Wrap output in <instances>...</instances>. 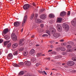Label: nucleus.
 <instances>
[{"instance_id": "nucleus-1", "label": "nucleus", "mask_w": 76, "mask_h": 76, "mask_svg": "<svg viewBox=\"0 0 76 76\" xmlns=\"http://www.w3.org/2000/svg\"><path fill=\"white\" fill-rule=\"evenodd\" d=\"M11 38L13 41H17V36L14 33H12L11 35Z\"/></svg>"}, {"instance_id": "nucleus-2", "label": "nucleus", "mask_w": 76, "mask_h": 76, "mask_svg": "<svg viewBox=\"0 0 76 76\" xmlns=\"http://www.w3.org/2000/svg\"><path fill=\"white\" fill-rule=\"evenodd\" d=\"M30 7V5L28 4H24V5L23 6V8L24 10H26L27 9H28Z\"/></svg>"}, {"instance_id": "nucleus-3", "label": "nucleus", "mask_w": 76, "mask_h": 76, "mask_svg": "<svg viewBox=\"0 0 76 76\" xmlns=\"http://www.w3.org/2000/svg\"><path fill=\"white\" fill-rule=\"evenodd\" d=\"M49 30L51 32H52V34H53V33H54V32H56V29L54 28H53L52 27V26H50L49 27Z\"/></svg>"}, {"instance_id": "nucleus-4", "label": "nucleus", "mask_w": 76, "mask_h": 76, "mask_svg": "<svg viewBox=\"0 0 76 76\" xmlns=\"http://www.w3.org/2000/svg\"><path fill=\"white\" fill-rule=\"evenodd\" d=\"M56 28L57 29L58 31L59 32H61V31H62V27H61V26H60V25L57 24Z\"/></svg>"}, {"instance_id": "nucleus-5", "label": "nucleus", "mask_w": 76, "mask_h": 76, "mask_svg": "<svg viewBox=\"0 0 76 76\" xmlns=\"http://www.w3.org/2000/svg\"><path fill=\"white\" fill-rule=\"evenodd\" d=\"M27 18H28V16L27 15H26L24 16L23 19V23L22 24V26H24V25L25 23L26 20V19Z\"/></svg>"}, {"instance_id": "nucleus-6", "label": "nucleus", "mask_w": 76, "mask_h": 76, "mask_svg": "<svg viewBox=\"0 0 76 76\" xmlns=\"http://www.w3.org/2000/svg\"><path fill=\"white\" fill-rule=\"evenodd\" d=\"M8 31H9V29H8V28H7L5 29L2 32V35L3 37H4V35L3 34H4V35H6L7 34V32H8Z\"/></svg>"}, {"instance_id": "nucleus-7", "label": "nucleus", "mask_w": 76, "mask_h": 76, "mask_svg": "<svg viewBox=\"0 0 76 76\" xmlns=\"http://www.w3.org/2000/svg\"><path fill=\"white\" fill-rule=\"evenodd\" d=\"M20 23H21V22L20 21H16L14 23V25L16 27H18L20 25Z\"/></svg>"}, {"instance_id": "nucleus-8", "label": "nucleus", "mask_w": 76, "mask_h": 76, "mask_svg": "<svg viewBox=\"0 0 76 76\" xmlns=\"http://www.w3.org/2000/svg\"><path fill=\"white\" fill-rule=\"evenodd\" d=\"M63 26H64V29L66 30V31H68L69 29V26L67 24L65 23L63 24Z\"/></svg>"}, {"instance_id": "nucleus-9", "label": "nucleus", "mask_w": 76, "mask_h": 76, "mask_svg": "<svg viewBox=\"0 0 76 76\" xmlns=\"http://www.w3.org/2000/svg\"><path fill=\"white\" fill-rule=\"evenodd\" d=\"M71 23L72 25L74 26H76V18H75L73 19V20L72 21Z\"/></svg>"}, {"instance_id": "nucleus-10", "label": "nucleus", "mask_w": 76, "mask_h": 76, "mask_svg": "<svg viewBox=\"0 0 76 76\" xmlns=\"http://www.w3.org/2000/svg\"><path fill=\"white\" fill-rule=\"evenodd\" d=\"M60 33L57 32L53 34V36L56 38H58L60 37Z\"/></svg>"}, {"instance_id": "nucleus-11", "label": "nucleus", "mask_w": 76, "mask_h": 76, "mask_svg": "<svg viewBox=\"0 0 76 76\" xmlns=\"http://www.w3.org/2000/svg\"><path fill=\"white\" fill-rule=\"evenodd\" d=\"M13 58V54L12 53L9 54L7 56V58L8 59V60H10V59H12Z\"/></svg>"}, {"instance_id": "nucleus-12", "label": "nucleus", "mask_w": 76, "mask_h": 76, "mask_svg": "<svg viewBox=\"0 0 76 76\" xmlns=\"http://www.w3.org/2000/svg\"><path fill=\"white\" fill-rule=\"evenodd\" d=\"M47 18V15L46 14H43L41 15L40 18L41 19H43L44 20L45 19Z\"/></svg>"}, {"instance_id": "nucleus-13", "label": "nucleus", "mask_w": 76, "mask_h": 76, "mask_svg": "<svg viewBox=\"0 0 76 76\" xmlns=\"http://www.w3.org/2000/svg\"><path fill=\"white\" fill-rule=\"evenodd\" d=\"M68 65L73 66L75 64V62L73 61H69L68 62Z\"/></svg>"}, {"instance_id": "nucleus-14", "label": "nucleus", "mask_w": 76, "mask_h": 76, "mask_svg": "<svg viewBox=\"0 0 76 76\" xmlns=\"http://www.w3.org/2000/svg\"><path fill=\"white\" fill-rule=\"evenodd\" d=\"M23 41H24V39H20L19 41V45H23Z\"/></svg>"}, {"instance_id": "nucleus-15", "label": "nucleus", "mask_w": 76, "mask_h": 76, "mask_svg": "<svg viewBox=\"0 0 76 76\" xmlns=\"http://www.w3.org/2000/svg\"><path fill=\"white\" fill-rule=\"evenodd\" d=\"M31 64V62L29 61H25L24 62V64L26 66H30Z\"/></svg>"}, {"instance_id": "nucleus-16", "label": "nucleus", "mask_w": 76, "mask_h": 76, "mask_svg": "<svg viewBox=\"0 0 76 76\" xmlns=\"http://www.w3.org/2000/svg\"><path fill=\"white\" fill-rule=\"evenodd\" d=\"M66 15V12L64 11L61 12L60 14L61 16H64Z\"/></svg>"}, {"instance_id": "nucleus-17", "label": "nucleus", "mask_w": 76, "mask_h": 76, "mask_svg": "<svg viewBox=\"0 0 76 76\" xmlns=\"http://www.w3.org/2000/svg\"><path fill=\"white\" fill-rule=\"evenodd\" d=\"M35 50H34V49H33L31 50L30 51V54L32 55L34 54L35 53Z\"/></svg>"}, {"instance_id": "nucleus-18", "label": "nucleus", "mask_w": 76, "mask_h": 76, "mask_svg": "<svg viewBox=\"0 0 76 76\" xmlns=\"http://www.w3.org/2000/svg\"><path fill=\"white\" fill-rule=\"evenodd\" d=\"M18 46V44L16 43H14L12 45V47L14 48H17Z\"/></svg>"}, {"instance_id": "nucleus-19", "label": "nucleus", "mask_w": 76, "mask_h": 76, "mask_svg": "<svg viewBox=\"0 0 76 76\" xmlns=\"http://www.w3.org/2000/svg\"><path fill=\"white\" fill-rule=\"evenodd\" d=\"M61 20H62V18H58L57 21V23H61Z\"/></svg>"}, {"instance_id": "nucleus-20", "label": "nucleus", "mask_w": 76, "mask_h": 76, "mask_svg": "<svg viewBox=\"0 0 76 76\" xmlns=\"http://www.w3.org/2000/svg\"><path fill=\"white\" fill-rule=\"evenodd\" d=\"M49 17L50 18H54V15L53 14H50L49 15Z\"/></svg>"}, {"instance_id": "nucleus-21", "label": "nucleus", "mask_w": 76, "mask_h": 76, "mask_svg": "<svg viewBox=\"0 0 76 76\" xmlns=\"http://www.w3.org/2000/svg\"><path fill=\"white\" fill-rule=\"evenodd\" d=\"M4 37L6 40H8V39H9V37L7 35H6L5 36L4 35Z\"/></svg>"}, {"instance_id": "nucleus-22", "label": "nucleus", "mask_w": 76, "mask_h": 76, "mask_svg": "<svg viewBox=\"0 0 76 76\" xmlns=\"http://www.w3.org/2000/svg\"><path fill=\"white\" fill-rule=\"evenodd\" d=\"M9 42H10V41H5L4 42V45H5V46L6 45H7V44H8V43Z\"/></svg>"}, {"instance_id": "nucleus-23", "label": "nucleus", "mask_w": 76, "mask_h": 76, "mask_svg": "<svg viewBox=\"0 0 76 76\" xmlns=\"http://www.w3.org/2000/svg\"><path fill=\"white\" fill-rule=\"evenodd\" d=\"M31 61L32 62H34V63H35V61H37V60H36V58H33L31 59Z\"/></svg>"}, {"instance_id": "nucleus-24", "label": "nucleus", "mask_w": 76, "mask_h": 76, "mask_svg": "<svg viewBox=\"0 0 76 76\" xmlns=\"http://www.w3.org/2000/svg\"><path fill=\"white\" fill-rule=\"evenodd\" d=\"M12 66H14V67H19V66L18 64L15 63L12 64Z\"/></svg>"}, {"instance_id": "nucleus-25", "label": "nucleus", "mask_w": 76, "mask_h": 76, "mask_svg": "<svg viewBox=\"0 0 76 76\" xmlns=\"http://www.w3.org/2000/svg\"><path fill=\"white\" fill-rule=\"evenodd\" d=\"M61 48V51H65L66 50V49L65 48H64V47H60Z\"/></svg>"}, {"instance_id": "nucleus-26", "label": "nucleus", "mask_w": 76, "mask_h": 76, "mask_svg": "<svg viewBox=\"0 0 76 76\" xmlns=\"http://www.w3.org/2000/svg\"><path fill=\"white\" fill-rule=\"evenodd\" d=\"M24 74V72L23 71H21L20 72L19 74V75H23Z\"/></svg>"}, {"instance_id": "nucleus-27", "label": "nucleus", "mask_w": 76, "mask_h": 76, "mask_svg": "<svg viewBox=\"0 0 76 76\" xmlns=\"http://www.w3.org/2000/svg\"><path fill=\"white\" fill-rule=\"evenodd\" d=\"M66 47L67 48H68V49H70V48H71L72 47L70 45H67Z\"/></svg>"}, {"instance_id": "nucleus-28", "label": "nucleus", "mask_w": 76, "mask_h": 76, "mask_svg": "<svg viewBox=\"0 0 76 76\" xmlns=\"http://www.w3.org/2000/svg\"><path fill=\"white\" fill-rule=\"evenodd\" d=\"M18 51H15L13 53V54L14 56H16L17 55L18 53Z\"/></svg>"}, {"instance_id": "nucleus-29", "label": "nucleus", "mask_w": 76, "mask_h": 76, "mask_svg": "<svg viewBox=\"0 0 76 76\" xmlns=\"http://www.w3.org/2000/svg\"><path fill=\"white\" fill-rule=\"evenodd\" d=\"M34 14H32L31 16L30 19L32 20V19L34 18Z\"/></svg>"}, {"instance_id": "nucleus-30", "label": "nucleus", "mask_w": 76, "mask_h": 76, "mask_svg": "<svg viewBox=\"0 0 76 76\" xmlns=\"http://www.w3.org/2000/svg\"><path fill=\"white\" fill-rule=\"evenodd\" d=\"M39 21L38 22V23H42V20L40 19H39Z\"/></svg>"}, {"instance_id": "nucleus-31", "label": "nucleus", "mask_w": 76, "mask_h": 76, "mask_svg": "<svg viewBox=\"0 0 76 76\" xmlns=\"http://www.w3.org/2000/svg\"><path fill=\"white\" fill-rule=\"evenodd\" d=\"M42 56V54L40 53H38L37 54V57H39Z\"/></svg>"}, {"instance_id": "nucleus-32", "label": "nucleus", "mask_w": 76, "mask_h": 76, "mask_svg": "<svg viewBox=\"0 0 76 76\" xmlns=\"http://www.w3.org/2000/svg\"><path fill=\"white\" fill-rule=\"evenodd\" d=\"M61 48H57L56 49V51H60V50H61Z\"/></svg>"}, {"instance_id": "nucleus-33", "label": "nucleus", "mask_w": 76, "mask_h": 76, "mask_svg": "<svg viewBox=\"0 0 76 76\" xmlns=\"http://www.w3.org/2000/svg\"><path fill=\"white\" fill-rule=\"evenodd\" d=\"M72 60L73 61H76V57H74L72 58Z\"/></svg>"}, {"instance_id": "nucleus-34", "label": "nucleus", "mask_w": 76, "mask_h": 76, "mask_svg": "<svg viewBox=\"0 0 76 76\" xmlns=\"http://www.w3.org/2000/svg\"><path fill=\"white\" fill-rule=\"evenodd\" d=\"M24 56H26L27 55H28V52H25L23 54Z\"/></svg>"}, {"instance_id": "nucleus-35", "label": "nucleus", "mask_w": 76, "mask_h": 76, "mask_svg": "<svg viewBox=\"0 0 76 76\" xmlns=\"http://www.w3.org/2000/svg\"><path fill=\"white\" fill-rule=\"evenodd\" d=\"M62 55L64 56H65L66 55H67V52H63L62 53Z\"/></svg>"}, {"instance_id": "nucleus-36", "label": "nucleus", "mask_w": 76, "mask_h": 76, "mask_svg": "<svg viewBox=\"0 0 76 76\" xmlns=\"http://www.w3.org/2000/svg\"><path fill=\"white\" fill-rule=\"evenodd\" d=\"M61 56L60 55L57 56L56 57V58L57 59H58V58H61Z\"/></svg>"}, {"instance_id": "nucleus-37", "label": "nucleus", "mask_w": 76, "mask_h": 76, "mask_svg": "<svg viewBox=\"0 0 76 76\" xmlns=\"http://www.w3.org/2000/svg\"><path fill=\"white\" fill-rule=\"evenodd\" d=\"M23 50H24L23 48H20L19 50L20 51H23Z\"/></svg>"}, {"instance_id": "nucleus-38", "label": "nucleus", "mask_w": 76, "mask_h": 76, "mask_svg": "<svg viewBox=\"0 0 76 76\" xmlns=\"http://www.w3.org/2000/svg\"><path fill=\"white\" fill-rule=\"evenodd\" d=\"M19 64L20 66H23V63L20 62Z\"/></svg>"}, {"instance_id": "nucleus-39", "label": "nucleus", "mask_w": 76, "mask_h": 76, "mask_svg": "<svg viewBox=\"0 0 76 76\" xmlns=\"http://www.w3.org/2000/svg\"><path fill=\"white\" fill-rule=\"evenodd\" d=\"M39 19H36L35 21L36 23H38V21H39Z\"/></svg>"}, {"instance_id": "nucleus-40", "label": "nucleus", "mask_w": 76, "mask_h": 76, "mask_svg": "<svg viewBox=\"0 0 76 76\" xmlns=\"http://www.w3.org/2000/svg\"><path fill=\"white\" fill-rule=\"evenodd\" d=\"M67 52H70L72 51V49H68L66 50Z\"/></svg>"}, {"instance_id": "nucleus-41", "label": "nucleus", "mask_w": 76, "mask_h": 76, "mask_svg": "<svg viewBox=\"0 0 76 76\" xmlns=\"http://www.w3.org/2000/svg\"><path fill=\"white\" fill-rule=\"evenodd\" d=\"M46 33L50 35V31H48V30H46Z\"/></svg>"}, {"instance_id": "nucleus-42", "label": "nucleus", "mask_w": 76, "mask_h": 76, "mask_svg": "<svg viewBox=\"0 0 76 76\" xmlns=\"http://www.w3.org/2000/svg\"><path fill=\"white\" fill-rule=\"evenodd\" d=\"M48 35L47 34H44L42 36V37H48Z\"/></svg>"}, {"instance_id": "nucleus-43", "label": "nucleus", "mask_w": 76, "mask_h": 76, "mask_svg": "<svg viewBox=\"0 0 76 76\" xmlns=\"http://www.w3.org/2000/svg\"><path fill=\"white\" fill-rule=\"evenodd\" d=\"M11 45V43H9L7 45V47L8 48H9L10 47V45Z\"/></svg>"}, {"instance_id": "nucleus-44", "label": "nucleus", "mask_w": 76, "mask_h": 76, "mask_svg": "<svg viewBox=\"0 0 76 76\" xmlns=\"http://www.w3.org/2000/svg\"><path fill=\"white\" fill-rule=\"evenodd\" d=\"M70 15V11H69L68 12L67 15V16H69Z\"/></svg>"}, {"instance_id": "nucleus-45", "label": "nucleus", "mask_w": 76, "mask_h": 76, "mask_svg": "<svg viewBox=\"0 0 76 76\" xmlns=\"http://www.w3.org/2000/svg\"><path fill=\"white\" fill-rule=\"evenodd\" d=\"M57 53V52L56 51H53L52 53V54H56Z\"/></svg>"}, {"instance_id": "nucleus-46", "label": "nucleus", "mask_w": 76, "mask_h": 76, "mask_svg": "<svg viewBox=\"0 0 76 76\" xmlns=\"http://www.w3.org/2000/svg\"><path fill=\"white\" fill-rule=\"evenodd\" d=\"M44 11V9H41L40 10V12L41 13H42V12H43Z\"/></svg>"}, {"instance_id": "nucleus-47", "label": "nucleus", "mask_w": 76, "mask_h": 76, "mask_svg": "<svg viewBox=\"0 0 76 76\" xmlns=\"http://www.w3.org/2000/svg\"><path fill=\"white\" fill-rule=\"evenodd\" d=\"M3 42V40L1 39H0V44L2 43Z\"/></svg>"}, {"instance_id": "nucleus-48", "label": "nucleus", "mask_w": 76, "mask_h": 76, "mask_svg": "<svg viewBox=\"0 0 76 76\" xmlns=\"http://www.w3.org/2000/svg\"><path fill=\"white\" fill-rule=\"evenodd\" d=\"M40 64H39V63H37L36 64V66H39Z\"/></svg>"}, {"instance_id": "nucleus-49", "label": "nucleus", "mask_w": 76, "mask_h": 76, "mask_svg": "<svg viewBox=\"0 0 76 76\" xmlns=\"http://www.w3.org/2000/svg\"><path fill=\"white\" fill-rule=\"evenodd\" d=\"M37 31H38V32L39 33H40L41 32V29H37Z\"/></svg>"}, {"instance_id": "nucleus-50", "label": "nucleus", "mask_w": 76, "mask_h": 76, "mask_svg": "<svg viewBox=\"0 0 76 76\" xmlns=\"http://www.w3.org/2000/svg\"><path fill=\"white\" fill-rule=\"evenodd\" d=\"M40 27H41V28H43V27H44V24H41L40 25Z\"/></svg>"}, {"instance_id": "nucleus-51", "label": "nucleus", "mask_w": 76, "mask_h": 76, "mask_svg": "<svg viewBox=\"0 0 76 76\" xmlns=\"http://www.w3.org/2000/svg\"><path fill=\"white\" fill-rule=\"evenodd\" d=\"M50 47L51 48H54V46H53V45H50Z\"/></svg>"}, {"instance_id": "nucleus-52", "label": "nucleus", "mask_w": 76, "mask_h": 76, "mask_svg": "<svg viewBox=\"0 0 76 76\" xmlns=\"http://www.w3.org/2000/svg\"><path fill=\"white\" fill-rule=\"evenodd\" d=\"M33 6H36L37 4H36V3H33Z\"/></svg>"}, {"instance_id": "nucleus-53", "label": "nucleus", "mask_w": 76, "mask_h": 76, "mask_svg": "<svg viewBox=\"0 0 76 76\" xmlns=\"http://www.w3.org/2000/svg\"><path fill=\"white\" fill-rule=\"evenodd\" d=\"M35 16H36L35 18H37V17L38 16V14H35Z\"/></svg>"}, {"instance_id": "nucleus-54", "label": "nucleus", "mask_w": 76, "mask_h": 76, "mask_svg": "<svg viewBox=\"0 0 76 76\" xmlns=\"http://www.w3.org/2000/svg\"><path fill=\"white\" fill-rule=\"evenodd\" d=\"M51 44H54V43H53L54 42V41L53 40V41H51Z\"/></svg>"}, {"instance_id": "nucleus-55", "label": "nucleus", "mask_w": 76, "mask_h": 76, "mask_svg": "<svg viewBox=\"0 0 76 76\" xmlns=\"http://www.w3.org/2000/svg\"><path fill=\"white\" fill-rule=\"evenodd\" d=\"M60 41L61 42H63V41H64V40H63V39H62L61 40H60Z\"/></svg>"}, {"instance_id": "nucleus-56", "label": "nucleus", "mask_w": 76, "mask_h": 76, "mask_svg": "<svg viewBox=\"0 0 76 76\" xmlns=\"http://www.w3.org/2000/svg\"><path fill=\"white\" fill-rule=\"evenodd\" d=\"M43 72L44 73V74L45 75H47V73H46L45 72V71H43Z\"/></svg>"}, {"instance_id": "nucleus-57", "label": "nucleus", "mask_w": 76, "mask_h": 76, "mask_svg": "<svg viewBox=\"0 0 76 76\" xmlns=\"http://www.w3.org/2000/svg\"><path fill=\"white\" fill-rule=\"evenodd\" d=\"M60 75V73H57L56 74V76H58V75Z\"/></svg>"}, {"instance_id": "nucleus-58", "label": "nucleus", "mask_w": 76, "mask_h": 76, "mask_svg": "<svg viewBox=\"0 0 76 76\" xmlns=\"http://www.w3.org/2000/svg\"><path fill=\"white\" fill-rule=\"evenodd\" d=\"M52 51V50H49L48 51V52H51Z\"/></svg>"}, {"instance_id": "nucleus-59", "label": "nucleus", "mask_w": 76, "mask_h": 76, "mask_svg": "<svg viewBox=\"0 0 76 76\" xmlns=\"http://www.w3.org/2000/svg\"><path fill=\"white\" fill-rule=\"evenodd\" d=\"M58 44V42H56L55 43V44Z\"/></svg>"}, {"instance_id": "nucleus-60", "label": "nucleus", "mask_w": 76, "mask_h": 76, "mask_svg": "<svg viewBox=\"0 0 76 76\" xmlns=\"http://www.w3.org/2000/svg\"><path fill=\"white\" fill-rule=\"evenodd\" d=\"M47 59H48V60H50V58H48Z\"/></svg>"}, {"instance_id": "nucleus-61", "label": "nucleus", "mask_w": 76, "mask_h": 76, "mask_svg": "<svg viewBox=\"0 0 76 76\" xmlns=\"http://www.w3.org/2000/svg\"><path fill=\"white\" fill-rule=\"evenodd\" d=\"M45 70H48V68L47 67H46V68H45Z\"/></svg>"}, {"instance_id": "nucleus-62", "label": "nucleus", "mask_w": 76, "mask_h": 76, "mask_svg": "<svg viewBox=\"0 0 76 76\" xmlns=\"http://www.w3.org/2000/svg\"><path fill=\"white\" fill-rule=\"evenodd\" d=\"M74 50L75 51H76V48H74Z\"/></svg>"}, {"instance_id": "nucleus-63", "label": "nucleus", "mask_w": 76, "mask_h": 76, "mask_svg": "<svg viewBox=\"0 0 76 76\" xmlns=\"http://www.w3.org/2000/svg\"><path fill=\"white\" fill-rule=\"evenodd\" d=\"M39 45H38V44L36 45V47H38Z\"/></svg>"}, {"instance_id": "nucleus-64", "label": "nucleus", "mask_w": 76, "mask_h": 76, "mask_svg": "<svg viewBox=\"0 0 76 76\" xmlns=\"http://www.w3.org/2000/svg\"><path fill=\"white\" fill-rule=\"evenodd\" d=\"M73 72H74V73H76V71L75 70H73Z\"/></svg>"}]
</instances>
